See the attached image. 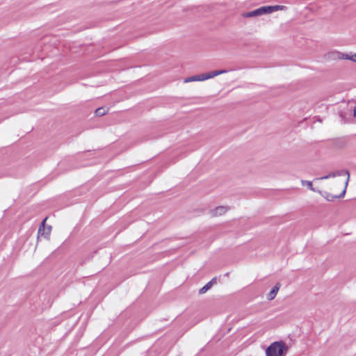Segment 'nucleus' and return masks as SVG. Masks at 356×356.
<instances>
[{
  "mask_svg": "<svg viewBox=\"0 0 356 356\" xmlns=\"http://www.w3.org/2000/svg\"><path fill=\"white\" fill-rule=\"evenodd\" d=\"M288 351V347L282 341H275L272 343L266 349V356H285Z\"/></svg>",
  "mask_w": 356,
  "mask_h": 356,
  "instance_id": "obj_1",
  "label": "nucleus"
},
{
  "mask_svg": "<svg viewBox=\"0 0 356 356\" xmlns=\"http://www.w3.org/2000/svg\"><path fill=\"white\" fill-rule=\"evenodd\" d=\"M329 174H330V177H335L341 176V175H343L347 176V179H346V181L345 182L344 188L342 191V192L341 193V194L339 195V197H343L345 195V194H346V188H347V186H348V181H349V179H350L349 171L347 170H337V171H335V172H330Z\"/></svg>",
  "mask_w": 356,
  "mask_h": 356,
  "instance_id": "obj_2",
  "label": "nucleus"
},
{
  "mask_svg": "<svg viewBox=\"0 0 356 356\" xmlns=\"http://www.w3.org/2000/svg\"><path fill=\"white\" fill-rule=\"evenodd\" d=\"M227 72L225 70H216L205 74H201L196 75L197 81H205L211 78H213L218 75L222 74Z\"/></svg>",
  "mask_w": 356,
  "mask_h": 356,
  "instance_id": "obj_3",
  "label": "nucleus"
},
{
  "mask_svg": "<svg viewBox=\"0 0 356 356\" xmlns=\"http://www.w3.org/2000/svg\"><path fill=\"white\" fill-rule=\"evenodd\" d=\"M264 14H268L266 6H262V7H260L254 10L248 12V13H244L242 14V16L243 17L246 18V17H257V16H260V15H262Z\"/></svg>",
  "mask_w": 356,
  "mask_h": 356,
  "instance_id": "obj_4",
  "label": "nucleus"
},
{
  "mask_svg": "<svg viewBox=\"0 0 356 356\" xmlns=\"http://www.w3.org/2000/svg\"><path fill=\"white\" fill-rule=\"evenodd\" d=\"M327 57L330 60H346L348 58V54L334 51L329 52Z\"/></svg>",
  "mask_w": 356,
  "mask_h": 356,
  "instance_id": "obj_5",
  "label": "nucleus"
},
{
  "mask_svg": "<svg viewBox=\"0 0 356 356\" xmlns=\"http://www.w3.org/2000/svg\"><path fill=\"white\" fill-rule=\"evenodd\" d=\"M230 208L226 206H218L210 211L211 216L217 217L226 213Z\"/></svg>",
  "mask_w": 356,
  "mask_h": 356,
  "instance_id": "obj_6",
  "label": "nucleus"
},
{
  "mask_svg": "<svg viewBox=\"0 0 356 356\" xmlns=\"http://www.w3.org/2000/svg\"><path fill=\"white\" fill-rule=\"evenodd\" d=\"M51 229H52L51 226V225H48L45 229L42 230V232L38 233V238L43 237L45 239L49 240V238H50V234H51Z\"/></svg>",
  "mask_w": 356,
  "mask_h": 356,
  "instance_id": "obj_7",
  "label": "nucleus"
},
{
  "mask_svg": "<svg viewBox=\"0 0 356 356\" xmlns=\"http://www.w3.org/2000/svg\"><path fill=\"white\" fill-rule=\"evenodd\" d=\"M280 284L277 283L275 284V286L271 289V291L268 294V296H267L268 300H272L275 298V296L280 289Z\"/></svg>",
  "mask_w": 356,
  "mask_h": 356,
  "instance_id": "obj_8",
  "label": "nucleus"
},
{
  "mask_svg": "<svg viewBox=\"0 0 356 356\" xmlns=\"http://www.w3.org/2000/svg\"><path fill=\"white\" fill-rule=\"evenodd\" d=\"M319 193H321L325 199H326L327 201H333L336 198H341L342 197H339V195H333L331 193H324L323 194L321 193V191H318Z\"/></svg>",
  "mask_w": 356,
  "mask_h": 356,
  "instance_id": "obj_9",
  "label": "nucleus"
},
{
  "mask_svg": "<svg viewBox=\"0 0 356 356\" xmlns=\"http://www.w3.org/2000/svg\"><path fill=\"white\" fill-rule=\"evenodd\" d=\"M284 8V6H279V5L266 6L268 13H271L275 11L283 10Z\"/></svg>",
  "mask_w": 356,
  "mask_h": 356,
  "instance_id": "obj_10",
  "label": "nucleus"
},
{
  "mask_svg": "<svg viewBox=\"0 0 356 356\" xmlns=\"http://www.w3.org/2000/svg\"><path fill=\"white\" fill-rule=\"evenodd\" d=\"M108 113V109L104 107L98 108L95 110V114L97 116H103Z\"/></svg>",
  "mask_w": 356,
  "mask_h": 356,
  "instance_id": "obj_11",
  "label": "nucleus"
},
{
  "mask_svg": "<svg viewBox=\"0 0 356 356\" xmlns=\"http://www.w3.org/2000/svg\"><path fill=\"white\" fill-rule=\"evenodd\" d=\"M301 184L302 186H306L308 187L309 189H310L311 191H315V189L313 188V186H312V182L310 181H305V180H302L301 181Z\"/></svg>",
  "mask_w": 356,
  "mask_h": 356,
  "instance_id": "obj_12",
  "label": "nucleus"
},
{
  "mask_svg": "<svg viewBox=\"0 0 356 356\" xmlns=\"http://www.w3.org/2000/svg\"><path fill=\"white\" fill-rule=\"evenodd\" d=\"M211 283L208 282L206 285H204L203 287H202L200 289L199 293L200 294H203V293H206L209 289H211Z\"/></svg>",
  "mask_w": 356,
  "mask_h": 356,
  "instance_id": "obj_13",
  "label": "nucleus"
},
{
  "mask_svg": "<svg viewBox=\"0 0 356 356\" xmlns=\"http://www.w3.org/2000/svg\"><path fill=\"white\" fill-rule=\"evenodd\" d=\"M47 220V217H46L43 220L42 222H41L40 227H39V229H38V233L39 232H42V230H43L44 229H45L47 226H46L45 223H46V221Z\"/></svg>",
  "mask_w": 356,
  "mask_h": 356,
  "instance_id": "obj_14",
  "label": "nucleus"
},
{
  "mask_svg": "<svg viewBox=\"0 0 356 356\" xmlns=\"http://www.w3.org/2000/svg\"><path fill=\"white\" fill-rule=\"evenodd\" d=\"M192 81H197L196 75L187 77L184 80V83H189Z\"/></svg>",
  "mask_w": 356,
  "mask_h": 356,
  "instance_id": "obj_15",
  "label": "nucleus"
},
{
  "mask_svg": "<svg viewBox=\"0 0 356 356\" xmlns=\"http://www.w3.org/2000/svg\"><path fill=\"white\" fill-rule=\"evenodd\" d=\"M346 60H351L356 63V53L355 54H348V58Z\"/></svg>",
  "mask_w": 356,
  "mask_h": 356,
  "instance_id": "obj_16",
  "label": "nucleus"
},
{
  "mask_svg": "<svg viewBox=\"0 0 356 356\" xmlns=\"http://www.w3.org/2000/svg\"><path fill=\"white\" fill-rule=\"evenodd\" d=\"M329 178H330V174H328L327 175H325L324 177H320V178H317L316 179H329Z\"/></svg>",
  "mask_w": 356,
  "mask_h": 356,
  "instance_id": "obj_17",
  "label": "nucleus"
},
{
  "mask_svg": "<svg viewBox=\"0 0 356 356\" xmlns=\"http://www.w3.org/2000/svg\"><path fill=\"white\" fill-rule=\"evenodd\" d=\"M209 282H211V286H212L213 284L216 283V277L213 278V279H212Z\"/></svg>",
  "mask_w": 356,
  "mask_h": 356,
  "instance_id": "obj_18",
  "label": "nucleus"
},
{
  "mask_svg": "<svg viewBox=\"0 0 356 356\" xmlns=\"http://www.w3.org/2000/svg\"><path fill=\"white\" fill-rule=\"evenodd\" d=\"M353 116L356 118V106L353 109Z\"/></svg>",
  "mask_w": 356,
  "mask_h": 356,
  "instance_id": "obj_19",
  "label": "nucleus"
}]
</instances>
